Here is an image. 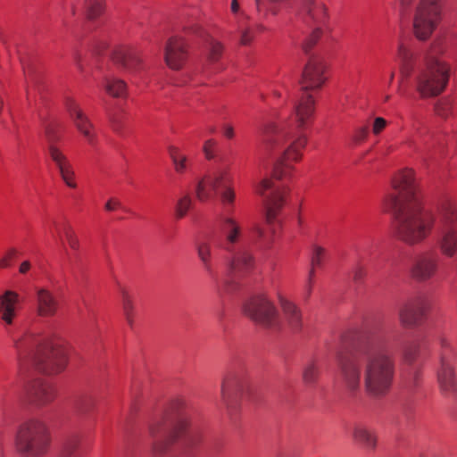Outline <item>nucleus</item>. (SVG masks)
<instances>
[{
  "label": "nucleus",
  "instance_id": "6e6d98bb",
  "mask_svg": "<svg viewBox=\"0 0 457 457\" xmlns=\"http://www.w3.org/2000/svg\"><path fill=\"white\" fill-rule=\"evenodd\" d=\"M221 132L228 139H232L235 136L234 127L231 124L224 123L221 126Z\"/></svg>",
  "mask_w": 457,
  "mask_h": 457
},
{
  "label": "nucleus",
  "instance_id": "2eb2a0df",
  "mask_svg": "<svg viewBox=\"0 0 457 457\" xmlns=\"http://www.w3.org/2000/svg\"><path fill=\"white\" fill-rule=\"evenodd\" d=\"M46 134L48 140L47 154L50 159L58 169L63 182L69 187L75 188L77 187L75 182V172L70 160L62 150H61L55 144V138L50 129H46Z\"/></svg>",
  "mask_w": 457,
  "mask_h": 457
},
{
  "label": "nucleus",
  "instance_id": "423d86ee",
  "mask_svg": "<svg viewBox=\"0 0 457 457\" xmlns=\"http://www.w3.org/2000/svg\"><path fill=\"white\" fill-rule=\"evenodd\" d=\"M14 445L22 457H42L50 445V433L46 424L36 418L23 421L17 428Z\"/></svg>",
  "mask_w": 457,
  "mask_h": 457
},
{
  "label": "nucleus",
  "instance_id": "f03ea898",
  "mask_svg": "<svg viewBox=\"0 0 457 457\" xmlns=\"http://www.w3.org/2000/svg\"><path fill=\"white\" fill-rule=\"evenodd\" d=\"M325 65L321 58L311 57L303 71L301 99L295 104L293 122L295 128H278L274 122H264L260 130L263 151H273L285 161L297 162L302 157L307 137L303 130L311 122L314 114V100L307 91L318 89L325 82Z\"/></svg>",
  "mask_w": 457,
  "mask_h": 457
},
{
  "label": "nucleus",
  "instance_id": "6ab92c4d",
  "mask_svg": "<svg viewBox=\"0 0 457 457\" xmlns=\"http://www.w3.org/2000/svg\"><path fill=\"white\" fill-rule=\"evenodd\" d=\"M278 303L282 311L281 325L293 332H299L303 328L301 309L293 302L278 295Z\"/></svg>",
  "mask_w": 457,
  "mask_h": 457
},
{
  "label": "nucleus",
  "instance_id": "338daca9",
  "mask_svg": "<svg viewBox=\"0 0 457 457\" xmlns=\"http://www.w3.org/2000/svg\"><path fill=\"white\" fill-rule=\"evenodd\" d=\"M0 457H4V448H3L2 444H0Z\"/></svg>",
  "mask_w": 457,
  "mask_h": 457
},
{
  "label": "nucleus",
  "instance_id": "09e8293b",
  "mask_svg": "<svg viewBox=\"0 0 457 457\" xmlns=\"http://www.w3.org/2000/svg\"><path fill=\"white\" fill-rule=\"evenodd\" d=\"M366 275L367 270L361 264H357L353 270V279L355 283L362 282Z\"/></svg>",
  "mask_w": 457,
  "mask_h": 457
},
{
  "label": "nucleus",
  "instance_id": "a18cd8bd",
  "mask_svg": "<svg viewBox=\"0 0 457 457\" xmlns=\"http://www.w3.org/2000/svg\"><path fill=\"white\" fill-rule=\"evenodd\" d=\"M420 378V372L418 368H411L405 376L404 384L409 390L414 389L418 385Z\"/></svg>",
  "mask_w": 457,
  "mask_h": 457
},
{
  "label": "nucleus",
  "instance_id": "13d9d810",
  "mask_svg": "<svg viewBox=\"0 0 457 457\" xmlns=\"http://www.w3.org/2000/svg\"><path fill=\"white\" fill-rule=\"evenodd\" d=\"M315 268L316 267H312V266L311 270H309L308 281H307V285H306V292H307V295L308 296L310 295V294L312 292L313 278H314V275H315Z\"/></svg>",
  "mask_w": 457,
  "mask_h": 457
},
{
  "label": "nucleus",
  "instance_id": "393cba45",
  "mask_svg": "<svg viewBox=\"0 0 457 457\" xmlns=\"http://www.w3.org/2000/svg\"><path fill=\"white\" fill-rule=\"evenodd\" d=\"M37 313L40 317H52L58 310V301L54 295L46 288L36 291Z\"/></svg>",
  "mask_w": 457,
  "mask_h": 457
},
{
  "label": "nucleus",
  "instance_id": "f704fd0d",
  "mask_svg": "<svg viewBox=\"0 0 457 457\" xmlns=\"http://www.w3.org/2000/svg\"><path fill=\"white\" fill-rule=\"evenodd\" d=\"M169 154L172 161L175 171L179 174L184 173L187 168V157L181 153L179 147L174 145L169 147Z\"/></svg>",
  "mask_w": 457,
  "mask_h": 457
},
{
  "label": "nucleus",
  "instance_id": "5fc2aeb1",
  "mask_svg": "<svg viewBox=\"0 0 457 457\" xmlns=\"http://www.w3.org/2000/svg\"><path fill=\"white\" fill-rule=\"evenodd\" d=\"M368 136V128L367 127H361L358 128L353 135V140L357 143H360Z\"/></svg>",
  "mask_w": 457,
  "mask_h": 457
},
{
  "label": "nucleus",
  "instance_id": "c756f323",
  "mask_svg": "<svg viewBox=\"0 0 457 457\" xmlns=\"http://www.w3.org/2000/svg\"><path fill=\"white\" fill-rule=\"evenodd\" d=\"M242 390L243 386L237 377L233 375L226 377L221 384V398L223 403L228 405L230 397L243 394Z\"/></svg>",
  "mask_w": 457,
  "mask_h": 457
},
{
  "label": "nucleus",
  "instance_id": "e433bc0d",
  "mask_svg": "<svg viewBox=\"0 0 457 457\" xmlns=\"http://www.w3.org/2000/svg\"><path fill=\"white\" fill-rule=\"evenodd\" d=\"M205 50L208 61L210 62H216L222 55L223 45L213 37H209L206 41Z\"/></svg>",
  "mask_w": 457,
  "mask_h": 457
},
{
  "label": "nucleus",
  "instance_id": "72a5a7b5",
  "mask_svg": "<svg viewBox=\"0 0 457 457\" xmlns=\"http://www.w3.org/2000/svg\"><path fill=\"white\" fill-rule=\"evenodd\" d=\"M119 286V292L121 298V305L125 319L128 324L132 327L133 325V315H134V304L132 298L129 291L122 286Z\"/></svg>",
  "mask_w": 457,
  "mask_h": 457
},
{
  "label": "nucleus",
  "instance_id": "bf43d9fd",
  "mask_svg": "<svg viewBox=\"0 0 457 457\" xmlns=\"http://www.w3.org/2000/svg\"><path fill=\"white\" fill-rule=\"evenodd\" d=\"M120 207V202L117 199H110L106 204H105V210L108 211V212H112L118 208Z\"/></svg>",
  "mask_w": 457,
  "mask_h": 457
},
{
  "label": "nucleus",
  "instance_id": "c85d7f7f",
  "mask_svg": "<svg viewBox=\"0 0 457 457\" xmlns=\"http://www.w3.org/2000/svg\"><path fill=\"white\" fill-rule=\"evenodd\" d=\"M437 246L443 255L454 256L457 253V229H439Z\"/></svg>",
  "mask_w": 457,
  "mask_h": 457
},
{
  "label": "nucleus",
  "instance_id": "9d476101",
  "mask_svg": "<svg viewBox=\"0 0 457 457\" xmlns=\"http://www.w3.org/2000/svg\"><path fill=\"white\" fill-rule=\"evenodd\" d=\"M243 312L251 320L264 328L279 327L278 312L264 294H257L248 298L243 304Z\"/></svg>",
  "mask_w": 457,
  "mask_h": 457
},
{
  "label": "nucleus",
  "instance_id": "603ef678",
  "mask_svg": "<svg viewBox=\"0 0 457 457\" xmlns=\"http://www.w3.org/2000/svg\"><path fill=\"white\" fill-rule=\"evenodd\" d=\"M387 121L382 117L375 118L372 125V132L375 135H378L386 127Z\"/></svg>",
  "mask_w": 457,
  "mask_h": 457
},
{
  "label": "nucleus",
  "instance_id": "2f4dec72",
  "mask_svg": "<svg viewBox=\"0 0 457 457\" xmlns=\"http://www.w3.org/2000/svg\"><path fill=\"white\" fill-rule=\"evenodd\" d=\"M264 27L261 24L248 25L243 22L238 24L237 32L239 35V42L242 46L250 45L257 31H262Z\"/></svg>",
  "mask_w": 457,
  "mask_h": 457
},
{
  "label": "nucleus",
  "instance_id": "e2e57ef3",
  "mask_svg": "<svg viewBox=\"0 0 457 457\" xmlns=\"http://www.w3.org/2000/svg\"><path fill=\"white\" fill-rule=\"evenodd\" d=\"M187 427V422L185 420H182L180 422V425L179 427L177 428L178 431L176 432L177 434L180 433L183 429H185V428Z\"/></svg>",
  "mask_w": 457,
  "mask_h": 457
},
{
  "label": "nucleus",
  "instance_id": "473e14b6",
  "mask_svg": "<svg viewBox=\"0 0 457 457\" xmlns=\"http://www.w3.org/2000/svg\"><path fill=\"white\" fill-rule=\"evenodd\" d=\"M60 238L63 237L69 246L71 250L78 252L79 250V240L78 236L76 235L73 228L68 222H64L62 225L59 226L55 224Z\"/></svg>",
  "mask_w": 457,
  "mask_h": 457
},
{
  "label": "nucleus",
  "instance_id": "f3484780",
  "mask_svg": "<svg viewBox=\"0 0 457 457\" xmlns=\"http://www.w3.org/2000/svg\"><path fill=\"white\" fill-rule=\"evenodd\" d=\"M187 58V45L182 37H171L164 50V60L169 68L179 70Z\"/></svg>",
  "mask_w": 457,
  "mask_h": 457
},
{
  "label": "nucleus",
  "instance_id": "69168bd1",
  "mask_svg": "<svg viewBox=\"0 0 457 457\" xmlns=\"http://www.w3.org/2000/svg\"><path fill=\"white\" fill-rule=\"evenodd\" d=\"M414 129H415V132H416V134H417L418 136H421V135H422V132H421V130H420V128H414Z\"/></svg>",
  "mask_w": 457,
  "mask_h": 457
},
{
  "label": "nucleus",
  "instance_id": "3c124183",
  "mask_svg": "<svg viewBox=\"0 0 457 457\" xmlns=\"http://www.w3.org/2000/svg\"><path fill=\"white\" fill-rule=\"evenodd\" d=\"M216 145L217 142L214 139H208L204 142L203 150L207 159L211 160L214 157L213 149Z\"/></svg>",
  "mask_w": 457,
  "mask_h": 457
},
{
  "label": "nucleus",
  "instance_id": "1a4fd4ad",
  "mask_svg": "<svg viewBox=\"0 0 457 457\" xmlns=\"http://www.w3.org/2000/svg\"><path fill=\"white\" fill-rule=\"evenodd\" d=\"M442 12L441 0H418L412 19L413 33L420 40L430 37L436 28Z\"/></svg>",
  "mask_w": 457,
  "mask_h": 457
},
{
  "label": "nucleus",
  "instance_id": "39448f33",
  "mask_svg": "<svg viewBox=\"0 0 457 457\" xmlns=\"http://www.w3.org/2000/svg\"><path fill=\"white\" fill-rule=\"evenodd\" d=\"M12 341L20 362L28 358L46 374L61 372L67 364L65 343L59 337L26 332L21 337H13Z\"/></svg>",
  "mask_w": 457,
  "mask_h": 457
},
{
  "label": "nucleus",
  "instance_id": "a211bd4d",
  "mask_svg": "<svg viewBox=\"0 0 457 457\" xmlns=\"http://www.w3.org/2000/svg\"><path fill=\"white\" fill-rule=\"evenodd\" d=\"M65 106L76 129L89 144L93 145L96 141V134L94 132V125L88 117L83 112L76 101L71 98L66 100Z\"/></svg>",
  "mask_w": 457,
  "mask_h": 457
},
{
  "label": "nucleus",
  "instance_id": "052dcab7",
  "mask_svg": "<svg viewBox=\"0 0 457 457\" xmlns=\"http://www.w3.org/2000/svg\"><path fill=\"white\" fill-rule=\"evenodd\" d=\"M30 269V262L29 261H24L21 262L19 271L21 274H25Z\"/></svg>",
  "mask_w": 457,
  "mask_h": 457
},
{
  "label": "nucleus",
  "instance_id": "b1692460",
  "mask_svg": "<svg viewBox=\"0 0 457 457\" xmlns=\"http://www.w3.org/2000/svg\"><path fill=\"white\" fill-rule=\"evenodd\" d=\"M54 387L44 380L34 381L28 389L29 400L37 406L49 403L54 400Z\"/></svg>",
  "mask_w": 457,
  "mask_h": 457
},
{
  "label": "nucleus",
  "instance_id": "dca6fc26",
  "mask_svg": "<svg viewBox=\"0 0 457 457\" xmlns=\"http://www.w3.org/2000/svg\"><path fill=\"white\" fill-rule=\"evenodd\" d=\"M225 252L229 254L228 267L230 275L244 276L253 269L254 257L246 247L236 246L233 251Z\"/></svg>",
  "mask_w": 457,
  "mask_h": 457
},
{
  "label": "nucleus",
  "instance_id": "a878e982",
  "mask_svg": "<svg viewBox=\"0 0 457 457\" xmlns=\"http://www.w3.org/2000/svg\"><path fill=\"white\" fill-rule=\"evenodd\" d=\"M19 303L20 296L14 291L6 290L0 295V319L5 325L12 324Z\"/></svg>",
  "mask_w": 457,
  "mask_h": 457
},
{
  "label": "nucleus",
  "instance_id": "a19ab883",
  "mask_svg": "<svg viewBox=\"0 0 457 457\" xmlns=\"http://www.w3.org/2000/svg\"><path fill=\"white\" fill-rule=\"evenodd\" d=\"M440 345L439 361H453L454 350L450 340L441 336L438 339Z\"/></svg>",
  "mask_w": 457,
  "mask_h": 457
},
{
  "label": "nucleus",
  "instance_id": "864d4df0",
  "mask_svg": "<svg viewBox=\"0 0 457 457\" xmlns=\"http://www.w3.org/2000/svg\"><path fill=\"white\" fill-rule=\"evenodd\" d=\"M400 11L403 14H407L413 9V4L416 0H397Z\"/></svg>",
  "mask_w": 457,
  "mask_h": 457
},
{
  "label": "nucleus",
  "instance_id": "c03bdc74",
  "mask_svg": "<svg viewBox=\"0 0 457 457\" xmlns=\"http://www.w3.org/2000/svg\"><path fill=\"white\" fill-rule=\"evenodd\" d=\"M420 350V343L419 341L407 343L403 348V357L405 361L411 364L419 355Z\"/></svg>",
  "mask_w": 457,
  "mask_h": 457
},
{
  "label": "nucleus",
  "instance_id": "37998d69",
  "mask_svg": "<svg viewBox=\"0 0 457 457\" xmlns=\"http://www.w3.org/2000/svg\"><path fill=\"white\" fill-rule=\"evenodd\" d=\"M192 198L188 194L179 197L175 205V214L178 219L184 218L192 206Z\"/></svg>",
  "mask_w": 457,
  "mask_h": 457
},
{
  "label": "nucleus",
  "instance_id": "6e6552de",
  "mask_svg": "<svg viewBox=\"0 0 457 457\" xmlns=\"http://www.w3.org/2000/svg\"><path fill=\"white\" fill-rule=\"evenodd\" d=\"M300 11L303 21L313 27L305 37L302 48L307 54L323 34V27L328 21V9L322 0H300Z\"/></svg>",
  "mask_w": 457,
  "mask_h": 457
},
{
  "label": "nucleus",
  "instance_id": "0e129e2a",
  "mask_svg": "<svg viewBox=\"0 0 457 457\" xmlns=\"http://www.w3.org/2000/svg\"><path fill=\"white\" fill-rule=\"evenodd\" d=\"M74 59H75L79 68H80V65H79V56L78 54H75Z\"/></svg>",
  "mask_w": 457,
  "mask_h": 457
},
{
  "label": "nucleus",
  "instance_id": "79ce46f5",
  "mask_svg": "<svg viewBox=\"0 0 457 457\" xmlns=\"http://www.w3.org/2000/svg\"><path fill=\"white\" fill-rule=\"evenodd\" d=\"M85 6L87 18L91 21L99 17L104 11L102 0H85Z\"/></svg>",
  "mask_w": 457,
  "mask_h": 457
},
{
  "label": "nucleus",
  "instance_id": "de8ad7c7",
  "mask_svg": "<svg viewBox=\"0 0 457 457\" xmlns=\"http://www.w3.org/2000/svg\"><path fill=\"white\" fill-rule=\"evenodd\" d=\"M451 110L452 104L451 102L447 99H443L439 101L435 106L436 113L439 117L444 119L447 118L450 115Z\"/></svg>",
  "mask_w": 457,
  "mask_h": 457
},
{
  "label": "nucleus",
  "instance_id": "8fccbe9b",
  "mask_svg": "<svg viewBox=\"0 0 457 457\" xmlns=\"http://www.w3.org/2000/svg\"><path fill=\"white\" fill-rule=\"evenodd\" d=\"M17 250L12 248L7 251V253L0 259V268H7L11 265L12 260L16 256Z\"/></svg>",
  "mask_w": 457,
  "mask_h": 457
},
{
  "label": "nucleus",
  "instance_id": "680f3d73",
  "mask_svg": "<svg viewBox=\"0 0 457 457\" xmlns=\"http://www.w3.org/2000/svg\"><path fill=\"white\" fill-rule=\"evenodd\" d=\"M230 9L231 12L235 14H237L239 12V4L237 0H232Z\"/></svg>",
  "mask_w": 457,
  "mask_h": 457
},
{
  "label": "nucleus",
  "instance_id": "7c9ffc66",
  "mask_svg": "<svg viewBox=\"0 0 457 457\" xmlns=\"http://www.w3.org/2000/svg\"><path fill=\"white\" fill-rule=\"evenodd\" d=\"M102 86L106 93L113 97H122L127 92L126 83L122 79L110 74L104 77Z\"/></svg>",
  "mask_w": 457,
  "mask_h": 457
},
{
  "label": "nucleus",
  "instance_id": "7ed1b4c3",
  "mask_svg": "<svg viewBox=\"0 0 457 457\" xmlns=\"http://www.w3.org/2000/svg\"><path fill=\"white\" fill-rule=\"evenodd\" d=\"M392 187L385 204L394 212L397 237L410 245L422 243L433 231L436 215L423 206L414 171H399L392 179Z\"/></svg>",
  "mask_w": 457,
  "mask_h": 457
},
{
  "label": "nucleus",
  "instance_id": "20e7f679",
  "mask_svg": "<svg viewBox=\"0 0 457 457\" xmlns=\"http://www.w3.org/2000/svg\"><path fill=\"white\" fill-rule=\"evenodd\" d=\"M443 51L441 43L436 41L423 57H418L411 46L403 42L398 45L401 81L411 79L421 98L436 97L447 87L450 66L438 58Z\"/></svg>",
  "mask_w": 457,
  "mask_h": 457
},
{
  "label": "nucleus",
  "instance_id": "0eeeda50",
  "mask_svg": "<svg viewBox=\"0 0 457 457\" xmlns=\"http://www.w3.org/2000/svg\"><path fill=\"white\" fill-rule=\"evenodd\" d=\"M232 182L230 167L220 165L212 175L204 176L196 181L195 196L200 202H205L212 197L213 193H218L222 205L231 207L236 200Z\"/></svg>",
  "mask_w": 457,
  "mask_h": 457
},
{
  "label": "nucleus",
  "instance_id": "58836bf2",
  "mask_svg": "<svg viewBox=\"0 0 457 457\" xmlns=\"http://www.w3.org/2000/svg\"><path fill=\"white\" fill-rule=\"evenodd\" d=\"M320 368L317 361H310L307 362L303 370V382L308 386L316 383L320 375Z\"/></svg>",
  "mask_w": 457,
  "mask_h": 457
},
{
  "label": "nucleus",
  "instance_id": "aec40b11",
  "mask_svg": "<svg viewBox=\"0 0 457 457\" xmlns=\"http://www.w3.org/2000/svg\"><path fill=\"white\" fill-rule=\"evenodd\" d=\"M165 430L163 421L162 419L153 420L149 424L148 432L149 436L153 438L152 451L157 457H162L166 454L174 442L177 435H166L164 437H158Z\"/></svg>",
  "mask_w": 457,
  "mask_h": 457
},
{
  "label": "nucleus",
  "instance_id": "4468645a",
  "mask_svg": "<svg viewBox=\"0 0 457 457\" xmlns=\"http://www.w3.org/2000/svg\"><path fill=\"white\" fill-rule=\"evenodd\" d=\"M430 305L428 301L418 296L405 302L399 309L400 323L405 328H413L420 325L427 318Z\"/></svg>",
  "mask_w": 457,
  "mask_h": 457
},
{
  "label": "nucleus",
  "instance_id": "5701e85b",
  "mask_svg": "<svg viewBox=\"0 0 457 457\" xmlns=\"http://www.w3.org/2000/svg\"><path fill=\"white\" fill-rule=\"evenodd\" d=\"M438 229H457V203L443 200L437 207Z\"/></svg>",
  "mask_w": 457,
  "mask_h": 457
},
{
  "label": "nucleus",
  "instance_id": "f8f14e48",
  "mask_svg": "<svg viewBox=\"0 0 457 457\" xmlns=\"http://www.w3.org/2000/svg\"><path fill=\"white\" fill-rule=\"evenodd\" d=\"M233 213L234 205L224 207V213L219 220V230L222 237L220 247L224 251H233L243 238V228Z\"/></svg>",
  "mask_w": 457,
  "mask_h": 457
},
{
  "label": "nucleus",
  "instance_id": "ea45409f",
  "mask_svg": "<svg viewBox=\"0 0 457 457\" xmlns=\"http://www.w3.org/2000/svg\"><path fill=\"white\" fill-rule=\"evenodd\" d=\"M74 405L79 414L87 416L96 406V399L92 395H85L78 398Z\"/></svg>",
  "mask_w": 457,
  "mask_h": 457
},
{
  "label": "nucleus",
  "instance_id": "f257e3e1",
  "mask_svg": "<svg viewBox=\"0 0 457 457\" xmlns=\"http://www.w3.org/2000/svg\"><path fill=\"white\" fill-rule=\"evenodd\" d=\"M338 370L339 379L347 391H358L362 378L368 395H385L395 372V355L386 336L371 332L354 353L339 358Z\"/></svg>",
  "mask_w": 457,
  "mask_h": 457
},
{
  "label": "nucleus",
  "instance_id": "774afa93",
  "mask_svg": "<svg viewBox=\"0 0 457 457\" xmlns=\"http://www.w3.org/2000/svg\"><path fill=\"white\" fill-rule=\"evenodd\" d=\"M394 78H395V72H394V71H392V72L390 73V76H389V83H392V81H393Z\"/></svg>",
  "mask_w": 457,
  "mask_h": 457
},
{
  "label": "nucleus",
  "instance_id": "bb28decb",
  "mask_svg": "<svg viewBox=\"0 0 457 457\" xmlns=\"http://www.w3.org/2000/svg\"><path fill=\"white\" fill-rule=\"evenodd\" d=\"M196 253L204 270L212 278H213V280H215L218 289L220 290L223 284L226 287L228 281H220L214 272L212 264V247L211 243L208 241L198 242L196 245Z\"/></svg>",
  "mask_w": 457,
  "mask_h": 457
},
{
  "label": "nucleus",
  "instance_id": "4c0bfd02",
  "mask_svg": "<svg viewBox=\"0 0 457 457\" xmlns=\"http://www.w3.org/2000/svg\"><path fill=\"white\" fill-rule=\"evenodd\" d=\"M80 439L77 436H69L63 443L61 457H79Z\"/></svg>",
  "mask_w": 457,
  "mask_h": 457
},
{
  "label": "nucleus",
  "instance_id": "ddd939ff",
  "mask_svg": "<svg viewBox=\"0 0 457 457\" xmlns=\"http://www.w3.org/2000/svg\"><path fill=\"white\" fill-rule=\"evenodd\" d=\"M439 269V256L434 251L417 254L409 267V274L418 282H426L433 278Z\"/></svg>",
  "mask_w": 457,
  "mask_h": 457
},
{
  "label": "nucleus",
  "instance_id": "412c9836",
  "mask_svg": "<svg viewBox=\"0 0 457 457\" xmlns=\"http://www.w3.org/2000/svg\"><path fill=\"white\" fill-rule=\"evenodd\" d=\"M112 61L125 71L136 74L142 68V60L138 54L132 49L119 47L112 52Z\"/></svg>",
  "mask_w": 457,
  "mask_h": 457
},
{
  "label": "nucleus",
  "instance_id": "cd10ccee",
  "mask_svg": "<svg viewBox=\"0 0 457 457\" xmlns=\"http://www.w3.org/2000/svg\"><path fill=\"white\" fill-rule=\"evenodd\" d=\"M353 440L363 449L372 452L378 446V436L374 429L364 424H356L353 428Z\"/></svg>",
  "mask_w": 457,
  "mask_h": 457
},
{
  "label": "nucleus",
  "instance_id": "c9c22d12",
  "mask_svg": "<svg viewBox=\"0 0 457 457\" xmlns=\"http://www.w3.org/2000/svg\"><path fill=\"white\" fill-rule=\"evenodd\" d=\"M200 443V436L197 433H188L184 441L180 457H197L195 448Z\"/></svg>",
  "mask_w": 457,
  "mask_h": 457
},
{
  "label": "nucleus",
  "instance_id": "9b49d317",
  "mask_svg": "<svg viewBox=\"0 0 457 457\" xmlns=\"http://www.w3.org/2000/svg\"><path fill=\"white\" fill-rule=\"evenodd\" d=\"M254 187L255 192L264 198L265 220L267 224L272 227L278 212L283 207L285 190L274 188L272 181L269 179H262Z\"/></svg>",
  "mask_w": 457,
  "mask_h": 457
},
{
  "label": "nucleus",
  "instance_id": "4be33fe9",
  "mask_svg": "<svg viewBox=\"0 0 457 457\" xmlns=\"http://www.w3.org/2000/svg\"><path fill=\"white\" fill-rule=\"evenodd\" d=\"M436 377L440 391L444 395L450 396L457 393L453 361H439Z\"/></svg>",
  "mask_w": 457,
  "mask_h": 457
},
{
  "label": "nucleus",
  "instance_id": "49530a36",
  "mask_svg": "<svg viewBox=\"0 0 457 457\" xmlns=\"http://www.w3.org/2000/svg\"><path fill=\"white\" fill-rule=\"evenodd\" d=\"M326 251L323 247L315 245L312 250L311 265L312 267H320L325 258Z\"/></svg>",
  "mask_w": 457,
  "mask_h": 457
},
{
  "label": "nucleus",
  "instance_id": "4d7b16f0",
  "mask_svg": "<svg viewBox=\"0 0 457 457\" xmlns=\"http://www.w3.org/2000/svg\"><path fill=\"white\" fill-rule=\"evenodd\" d=\"M251 232L253 236L256 238V240H263L265 237L264 229L258 224H254L252 228Z\"/></svg>",
  "mask_w": 457,
  "mask_h": 457
}]
</instances>
